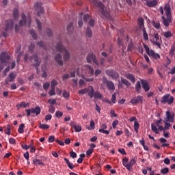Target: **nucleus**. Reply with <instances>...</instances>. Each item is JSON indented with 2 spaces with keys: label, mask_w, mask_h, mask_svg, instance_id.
I'll return each instance as SVG.
<instances>
[{
  "label": "nucleus",
  "mask_w": 175,
  "mask_h": 175,
  "mask_svg": "<svg viewBox=\"0 0 175 175\" xmlns=\"http://www.w3.org/2000/svg\"><path fill=\"white\" fill-rule=\"evenodd\" d=\"M25 111L27 113V117H29V116H31V114H36V116H39V114H40V107L37 106L35 108H30L28 109H25Z\"/></svg>",
  "instance_id": "5"
},
{
  "label": "nucleus",
  "mask_w": 175,
  "mask_h": 175,
  "mask_svg": "<svg viewBox=\"0 0 175 175\" xmlns=\"http://www.w3.org/2000/svg\"><path fill=\"white\" fill-rule=\"evenodd\" d=\"M163 35L164 38H165V39H170V38H172V36H173V34L172 33V31H170L163 32Z\"/></svg>",
  "instance_id": "33"
},
{
  "label": "nucleus",
  "mask_w": 175,
  "mask_h": 175,
  "mask_svg": "<svg viewBox=\"0 0 175 175\" xmlns=\"http://www.w3.org/2000/svg\"><path fill=\"white\" fill-rule=\"evenodd\" d=\"M153 38L155 39L156 41H152V43L157 46L159 49H161V42H159V40L160 42H162V38H161V36H159L157 33H154Z\"/></svg>",
  "instance_id": "12"
},
{
  "label": "nucleus",
  "mask_w": 175,
  "mask_h": 175,
  "mask_svg": "<svg viewBox=\"0 0 175 175\" xmlns=\"http://www.w3.org/2000/svg\"><path fill=\"white\" fill-rule=\"evenodd\" d=\"M33 165H35V166H44V163H43V162H42L39 159H33Z\"/></svg>",
  "instance_id": "32"
},
{
  "label": "nucleus",
  "mask_w": 175,
  "mask_h": 175,
  "mask_svg": "<svg viewBox=\"0 0 175 175\" xmlns=\"http://www.w3.org/2000/svg\"><path fill=\"white\" fill-rule=\"evenodd\" d=\"M137 24L139 27V29H143L144 27V19L143 18H138Z\"/></svg>",
  "instance_id": "27"
},
{
  "label": "nucleus",
  "mask_w": 175,
  "mask_h": 175,
  "mask_svg": "<svg viewBox=\"0 0 175 175\" xmlns=\"http://www.w3.org/2000/svg\"><path fill=\"white\" fill-rule=\"evenodd\" d=\"M16 73L10 72L7 79H8L10 83H13V81H14V79H16Z\"/></svg>",
  "instance_id": "26"
},
{
  "label": "nucleus",
  "mask_w": 175,
  "mask_h": 175,
  "mask_svg": "<svg viewBox=\"0 0 175 175\" xmlns=\"http://www.w3.org/2000/svg\"><path fill=\"white\" fill-rule=\"evenodd\" d=\"M29 33L31 36H32L33 39L36 40V39H38V36L36 35V33H35V30H30Z\"/></svg>",
  "instance_id": "46"
},
{
  "label": "nucleus",
  "mask_w": 175,
  "mask_h": 175,
  "mask_svg": "<svg viewBox=\"0 0 175 175\" xmlns=\"http://www.w3.org/2000/svg\"><path fill=\"white\" fill-rule=\"evenodd\" d=\"M94 99H102L103 96L102 94H100V92L96 91L94 92Z\"/></svg>",
  "instance_id": "37"
},
{
  "label": "nucleus",
  "mask_w": 175,
  "mask_h": 175,
  "mask_svg": "<svg viewBox=\"0 0 175 175\" xmlns=\"http://www.w3.org/2000/svg\"><path fill=\"white\" fill-rule=\"evenodd\" d=\"M58 85V82L53 79L51 81V88H55V85Z\"/></svg>",
  "instance_id": "49"
},
{
  "label": "nucleus",
  "mask_w": 175,
  "mask_h": 175,
  "mask_svg": "<svg viewBox=\"0 0 175 175\" xmlns=\"http://www.w3.org/2000/svg\"><path fill=\"white\" fill-rule=\"evenodd\" d=\"M92 3L94 6L99 8V13L103 18H109L110 14L105 9V4L102 1L98 0H92Z\"/></svg>",
  "instance_id": "1"
},
{
  "label": "nucleus",
  "mask_w": 175,
  "mask_h": 175,
  "mask_svg": "<svg viewBox=\"0 0 175 175\" xmlns=\"http://www.w3.org/2000/svg\"><path fill=\"white\" fill-rule=\"evenodd\" d=\"M5 133L6 135H10V133H12L10 125H7V129L5 130Z\"/></svg>",
  "instance_id": "53"
},
{
  "label": "nucleus",
  "mask_w": 175,
  "mask_h": 175,
  "mask_svg": "<svg viewBox=\"0 0 175 175\" xmlns=\"http://www.w3.org/2000/svg\"><path fill=\"white\" fill-rule=\"evenodd\" d=\"M139 126H140V125L139 124V122H137V121H135L134 129L136 133L139 132Z\"/></svg>",
  "instance_id": "51"
},
{
  "label": "nucleus",
  "mask_w": 175,
  "mask_h": 175,
  "mask_svg": "<svg viewBox=\"0 0 175 175\" xmlns=\"http://www.w3.org/2000/svg\"><path fill=\"white\" fill-rule=\"evenodd\" d=\"M13 28H14V21H13V19H8L5 21L4 30L6 31H12Z\"/></svg>",
  "instance_id": "10"
},
{
  "label": "nucleus",
  "mask_w": 175,
  "mask_h": 175,
  "mask_svg": "<svg viewBox=\"0 0 175 175\" xmlns=\"http://www.w3.org/2000/svg\"><path fill=\"white\" fill-rule=\"evenodd\" d=\"M19 24L21 26L23 25H27V27H31V16H25V14H22V20L20 21Z\"/></svg>",
  "instance_id": "7"
},
{
  "label": "nucleus",
  "mask_w": 175,
  "mask_h": 175,
  "mask_svg": "<svg viewBox=\"0 0 175 175\" xmlns=\"http://www.w3.org/2000/svg\"><path fill=\"white\" fill-rule=\"evenodd\" d=\"M86 61L88 62V64H92L94 62L95 65H99V62L98 61V59H96V56L94 53H90L86 57Z\"/></svg>",
  "instance_id": "9"
},
{
  "label": "nucleus",
  "mask_w": 175,
  "mask_h": 175,
  "mask_svg": "<svg viewBox=\"0 0 175 175\" xmlns=\"http://www.w3.org/2000/svg\"><path fill=\"white\" fill-rule=\"evenodd\" d=\"M39 128H40V129H49L50 126L48 124H42L41 122H40Z\"/></svg>",
  "instance_id": "47"
},
{
  "label": "nucleus",
  "mask_w": 175,
  "mask_h": 175,
  "mask_svg": "<svg viewBox=\"0 0 175 175\" xmlns=\"http://www.w3.org/2000/svg\"><path fill=\"white\" fill-rule=\"evenodd\" d=\"M88 91H90V89L86 88L79 90L78 93L79 94V95H85V94H87Z\"/></svg>",
  "instance_id": "39"
},
{
  "label": "nucleus",
  "mask_w": 175,
  "mask_h": 175,
  "mask_svg": "<svg viewBox=\"0 0 175 175\" xmlns=\"http://www.w3.org/2000/svg\"><path fill=\"white\" fill-rule=\"evenodd\" d=\"M149 55L152 57L154 59H159L161 58L159 53H156L155 51L152 50H150V53Z\"/></svg>",
  "instance_id": "25"
},
{
  "label": "nucleus",
  "mask_w": 175,
  "mask_h": 175,
  "mask_svg": "<svg viewBox=\"0 0 175 175\" xmlns=\"http://www.w3.org/2000/svg\"><path fill=\"white\" fill-rule=\"evenodd\" d=\"M30 61H33L34 64H33V66H36L38 68V66H40V64H41V61L39 60V57H38V55H33L31 57H30Z\"/></svg>",
  "instance_id": "14"
},
{
  "label": "nucleus",
  "mask_w": 175,
  "mask_h": 175,
  "mask_svg": "<svg viewBox=\"0 0 175 175\" xmlns=\"http://www.w3.org/2000/svg\"><path fill=\"white\" fill-rule=\"evenodd\" d=\"M64 116V113L59 111H57L55 112V117H57V118H61V117Z\"/></svg>",
  "instance_id": "58"
},
{
  "label": "nucleus",
  "mask_w": 175,
  "mask_h": 175,
  "mask_svg": "<svg viewBox=\"0 0 175 175\" xmlns=\"http://www.w3.org/2000/svg\"><path fill=\"white\" fill-rule=\"evenodd\" d=\"M36 23L38 25L39 32H42V23L39 19H36Z\"/></svg>",
  "instance_id": "48"
},
{
  "label": "nucleus",
  "mask_w": 175,
  "mask_h": 175,
  "mask_svg": "<svg viewBox=\"0 0 175 175\" xmlns=\"http://www.w3.org/2000/svg\"><path fill=\"white\" fill-rule=\"evenodd\" d=\"M67 31L69 32V33H73V23L72 22H70L67 25Z\"/></svg>",
  "instance_id": "35"
},
{
  "label": "nucleus",
  "mask_w": 175,
  "mask_h": 175,
  "mask_svg": "<svg viewBox=\"0 0 175 175\" xmlns=\"http://www.w3.org/2000/svg\"><path fill=\"white\" fill-rule=\"evenodd\" d=\"M36 10L37 11L38 17H40L41 14L44 13V10L42 8V3H36Z\"/></svg>",
  "instance_id": "17"
},
{
  "label": "nucleus",
  "mask_w": 175,
  "mask_h": 175,
  "mask_svg": "<svg viewBox=\"0 0 175 175\" xmlns=\"http://www.w3.org/2000/svg\"><path fill=\"white\" fill-rule=\"evenodd\" d=\"M9 143L10 144H16V139L13 137H10L9 139Z\"/></svg>",
  "instance_id": "64"
},
{
  "label": "nucleus",
  "mask_w": 175,
  "mask_h": 175,
  "mask_svg": "<svg viewBox=\"0 0 175 175\" xmlns=\"http://www.w3.org/2000/svg\"><path fill=\"white\" fill-rule=\"evenodd\" d=\"M103 84H105V85H107L108 90L109 91H114V90H116V87L114 86V83H113V81H108L107 78L103 77Z\"/></svg>",
  "instance_id": "8"
},
{
  "label": "nucleus",
  "mask_w": 175,
  "mask_h": 175,
  "mask_svg": "<svg viewBox=\"0 0 175 175\" xmlns=\"http://www.w3.org/2000/svg\"><path fill=\"white\" fill-rule=\"evenodd\" d=\"M161 19L164 27H169L170 23H172V16H167V18H165V16H163Z\"/></svg>",
  "instance_id": "18"
},
{
  "label": "nucleus",
  "mask_w": 175,
  "mask_h": 175,
  "mask_svg": "<svg viewBox=\"0 0 175 175\" xmlns=\"http://www.w3.org/2000/svg\"><path fill=\"white\" fill-rule=\"evenodd\" d=\"M90 91H88V96L90 98V99H92V98L95 95V90H94V87L90 86Z\"/></svg>",
  "instance_id": "30"
},
{
  "label": "nucleus",
  "mask_w": 175,
  "mask_h": 175,
  "mask_svg": "<svg viewBox=\"0 0 175 175\" xmlns=\"http://www.w3.org/2000/svg\"><path fill=\"white\" fill-rule=\"evenodd\" d=\"M50 87V83L46 82L43 83V88L45 91H47L49 90V88Z\"/></svg>",
  "instance_id": "57"
},
{
  "label": "nucleus",
  "mask_w": 175,
  "mask_h": 175,
  "mask_svg": "<svg viewBox=\"0 0 175 175\" xmlns=\"http://www.w3.org/2000/svg\"><path fill=\"white\" fill-rule=\"evenodd\" d=\"M63 98H69V93L66 90L63 91V94H62Z\"/></svg>",
  "instance_id": "63"
},
{
  "label": "nucleus",
  "mask_w": 175,
  "mask_h": 175,
  "mask_svg": "<svg viewBox=\"0 0 175 175\" xmlns=\"http://www.w3.org/2000/svg\"><path fill=\"white\" fill-rule=\"evenodd\" d=\"M121 83L126 85V88H129V87H131V82L124 78H121Z\"/></svg>",
  "instance_id": "31"
},
{
  "label": "nucleus",
  "mask_w": 175,
  "mask_h": 175,
  "mask_svg": "<svg viewBox=\"0 0 175 175\" xmlns=\"http://www.w3.org/2000/svg\"><path fill=\"white\" fill-rule=\"evenodd\" d=\"M70 126L74 128L75 132H81V125H76L75 122H71L70 123Z\"/></svg>",
  "instance_id": "22"
},
{
  "label": "nucleus",
  "mask_w": 175,
  "mask_h": 175,
  "mask_svg": "<svg viewBox=\"0 0 175 175\" xmlns=\"http://www.w3.org/2000/svg\"><path fill=\"white\" fill-rule=\"evenodd\" d=\"M164 10L165 12V16H167V17H172V9L170 8V5L165 4L164 7Z\"/></svg>",
  "instance_id": "21"
},
{
  "label": "nucleus",
  "mask_w": 175,
  "mask_h": 175,
  "mask_svg": "<svg viewBox=\"0 0 175 175\" xmlns=\"http://www.w3.org/2000/svg\"><path fill=\"white\" fill-rule=\"evenodd\" d=\"M173 102H174V97L173 96H170L169 94L164 95L161 100V103L163 104L168 103V105H172Z\"/></svg>",
  "instance_id": "6"
},
{
  "label": "nucleus",
  "mask_w": 175,
  "mask_h": 175,
  "mask_svg": "<svg viewBox=\"0 0 175 175\" xmlns=\"http://www.w3.org/2000/svg\"><path fill=\"white\" fill-rule=\"evenodd\" d=\"M56 49L59 53H63V59L64 61H69L70 59V52L68 51L66 47L62 44V42H59L56 46Z\"/></svg>",
  "instance_id": "2"
},
{
  "label": "nucleus",
  "mask_w": 175,
  "mask_h": 175,
  "mask_svg": "<svg viewBox=\"0 0 175 175\" xmlns=\"http://www.w3.org/2000/svg\"><path fill=\"white\" fill-rule=\"evenodd\" d=\"M158 5V0H152L149 1H146V5L148 6V8H154V6H157Z\"/></svg>",
  "instance_id": "23"
},
{
  "label": "nucleus",
  "mask_w": 175,
  "mask_h": 175,
  "mask_svg": "<svg viewBox=\"0 0 175 175\" xmlns=\"http://www.w3.org/2000/svg\"><path fill=\"white\" fill-rule=\"evenodd\" d=\"M161 174H167V173H169V168L165 167L161 169Z\"/></svg>",
  "instance_id": "56"
},
{
  "label": "nucleus",
  "mask_w": 175,
  "mask_h": 175,
  "mask_svg": "<svg viewBox=\"0 0 175 175\" xmlns=\"http://www.w3.org/2000/svg\"><path fill=\"white\" fill-rule=\"evenodd\" d=\"M100 73H102V70H99V69H96L94 72V76L95 77H98V76H99V75H100Z\"/></svg>",
  "instance_id": "62"
},
{
  "label": "nucleus",
  "mask_w": 175,
  "mask_h": 175,
  "mask_svg": "<svg viewBox=\"0 0 175 175\" xmlns=\"http://www.w3.org/2000/svg\"><path fill=\"white\" fill-rule=\"evenodd\" d=\"M86 36L88 38H92V30L89 27H87Z\"/></svg>",
  "instance_id": "40"
},
{
  "label": "nucleus",
  "mask_w": 175,
  "mask_h": 175,
  "mask_svg": "<svg viewBox=\"0 0 175 175\" xmlns=\"http://www.w3.org/2000/svg\"><path fill=\"white\" fill-rule=\"evenodd\" d=\"M163 122L165 124L164 131H167L169 129V128H170V126H172V124L170 123H168L167 122H166V120H163Z\"/></svg>",
  "instance_id": "45"
},
{
  "label": "nucleus",
  "mask_w": 175,
  "mask_h": 175,
  "mask_svg": "<svg viewBox=\"0 0 175 175\" xmlns=\"http://www.w3.org/2000/svg\"><path fill=\"white\" fill-rule=\"evenodd\" d=\"M126 79H128V80H130V81H131L132 83H135V77L133 76V75L132 74H127L126 75Z\"/></svg>",
  "instance_id": "38"
},
{
  "label": "nucleus",
  "mask_w": 175,
  "mask_h": 175,
  "mask_svg": "<svg viewBox=\"0 0 175 175\" xmlns=\"http://www.w3.org/2000/svg\"><path fill=\"white\" fill-rule=\"evenodd\" d=\"M131 103H132V105H137V103H143V96H135L133 98L131 99Z\"/></svg>",
  "instance_id": "16"
},
{
  "label": "nucleus",
  "mask_w": 175,
  "mask_h": 175,
  "mask_svg": "<svg viewBox=\"0 0 175 175\" xmlns=\"http://www.w3.org/2000/svg\"><path fill=\"white\" fill-rule=\"evenodd\" d=\"M144 47L145 49L146 53L150 55V54L151 53V51H150V48H148V46L144 44Z\"/></svg>",
  "instance_id": "61"
},
{
  "label": "nucleus",
  "mask_w": 175,
  "mask_h": 175,
  "mask_svg": "<svg viewBox=\"0 0 175 175\" xmlns=\"http://www.w3.org/2000/svg\"><path fill=\"white\" fill-rule=\"evenodd\" d=\"M29 106V103H25V102L22 101L20 104L16 105V107L18 110H20L21 107H27Z\"/></svg>",
  "instance_id": "28"
},
{
  "label": "nucleus",
  "mask_w": 175,
  "mask_h": 175,
  "mask_svg": "<svg viewBox=\"0 0 175 175\" xmlns=\"http://www.w3.org/2000/svg\"><path fill=\"white\" fill-rule=\"evenodd\" d=\"M151 129L152 132L156 133V135H158L159 133V129H158V128L157 127V126H155V124H151Z\"/></svg>",
  "instance_id": "36"
},
{
  "label": "nucleus",
  "mask_w": 175,
  "mask_h": 175,
  "mask_svg": "<svg viewBox=\"0 0 175 175\" xmlns=\"http://www.w3.org/2000/svg\"><path fill=\"white\" fill-rule=\"evenodd\" d=\"M55 60L59 66H64V61L62 60V55H61V53H57L55 56Z\"/></svg>",
  "instance_id": "19"
},
{
  "label": "nucleus",
  "mask_w": 175,
  "mask_h": 175,
  "mask_svg": "<svg viewBox=\"0 0 175 175\" xmlns=\"http://www.w3.org/2000/svg\"><path fill=\"white\" fill-rule=\"evenodd\" d=\"M64 160L65 161L66 165H68V167H69V169L73 170L75 169V165H73V163H70V161H69V159H68L67 158H64Z\"/></svg>",
  "instance_id": "29"
},
{
  "label": "nucleus",
  "mask_w": 175,
  "mask_h": 175,
  "mask_svg": "<svg viewBox=\"0 0 175 175\" xmlns=\"http://www.w3.org/2000/svg\"><path fill=\"white\" fill-rule=\"evenodd\" d=\"M141 84L145 92H148V91H150V83H148V81L141 79Z\"/></svg>",
  "instance_id": "15"
},
{
  "label": "nucleus",
  "mask_w": 175,
  "mask_h": 175,
  "mask_svg": "<svg viewBox=\"0 0 175 175\" xmlns=\"http://www.w3.org/2000/svg\"><path fill=\"white\" fill-rule=\"evenodd\" d=\"M174 53H175V44H174L172 47L170 51V55L173 57V55H174Z\"/></svg>",
  "instance_id": "50"
},
{
  "label": "nucleus",
  "mask_w": 175,
  "mask_h": 175,
  "mask_svg": "<svg viewBox=\"0 0 175 175\" xmlns=\"http://www.w3.org/2000/svg\"><path fill=\"white\" fill-rule=\"evenodd\" d=\"M51 90H49V94L50 96H54L55 95V88H51Z\"/></svg>",
  "instance_id": "55"
},
{
  "label": "nucleus",
  "mask_w": 175,
  "mask_h": 175,
  "mask_svg": "<svg viewBox=\"0 0 175 175\" xmlns=\"http://www.w3.org/2000/svg\"><path fill=\"white\" fill-rule=\"evenodd\" d=\"M85 68L90 76H94V68L91 65H86Z\"/></svg>",
  "instance_id": "24"
},
{
  "label": "nucleus",
  "mask_w": 175,
  "mask_h": 175,
  "mask_svg": "<svg viewBox=\"0 0 175 175\" xmlns=\"http://www.w3.org/2000/svg\"><path fill=\"white\" fill-rule=\"evenodd\" d=\"M19 15L18 10L17 8H15L13 11V18H18Z\"/></svg>",
  "instance_id": "44"
},
{
  "label": "nucleus",
  "mask_w": 175,
  "mask_h": 175,
  "mask_svg": "<svg viewBox=\"0 0 175 175\" xmlns=\"http://www.w3.org/2000/svg\"><path fill=\"white\" fill-rule=\"evenodd\" d=\"M112 103H116L117 100H116V93H113L111 95V99Z\"/></svg>",
  "instance_id": "60"
},
{
  "label": "nucleus",
  "mask_w": 175,
  "mask_h": 175,
  "mask_svg": "<svg viewBox=\"0 0 175 175\" xmlns=\"http://www.w3.org/2000/svg\"><path fill=\"white\" fill-rule=\"evenodd\" d=\"M0 62L4 66H8L10 62V55L8 52H2L0 54Z\"/></svg>",
  "instance_id": "4"
},
{
  "label": "nucleus",
  "mask_w": 175,
  "mask_h": 175,
  "mask_svg": "<svg viewBox=\"0 0 175 175\" xmlns=\"http://www.w3.org/2000/svg\"><path fill=\"white\" fill-rule=\"evenodd\" d=\"M152 24L156 29H159L161 28V23L159 22L152 21Z\"/></svg>",
  "instance_id": "41"
},
{
  "label": "nucleus",
  "mask_w": 175,
  "mask_h": 175,
  "mask_svg": "<svg viewBox=\"0 0 175 175\" xmlns=\"http://www.w3.org/2000/svg\"><path fill=\"white\" fill-rule=\"evenodd\" d=\"M33 50H35V43L32 42L29 46V51L33 53Z\"/></svg>",
  "instance_id": "52"
},
{
  "label": "nucleus",
  "mask_w": 175,
  "mask_h": 175,
  "mask_svg": "<svg viewBox=\"0 0 175 175\" xmlns=\"http://www.w3.org/2000/svg\"><path fill=\"white\" fill-rule=\"evenodd\" d=\"M55 111V107L53 106V105H51L49 106V113H51V114H54Z\"/></svg>",
  "instance_id": "59"
},
{
  "label": "nucleus",
  "mask_w": 175,
  "mask_h": 175,
  "mask_svg": "<svg viewBox=\"0 0 175 175\" xmlns=\"http://www.w3.org/2000/svg\"><path fill=\"white\" fill-rule=\"evenodd\" d=\"M136 161H137V157H132L129 163H128V158L124 157L122 159V165L127 169V170H129V172H131L132 170V167L133 165H135V163H136Z\"/></svg>",
  "instance_id": "3"
},
{
  "label": "nucleus",
  "mask_w": 175,
  "mask_h": 175,
  "mask_svg": "<svg viewBox=\"0 0 175 175\" xmlns=\"http://www.w3.org/2000/svg\"><path fill=\"white\" fill-rule=\"evenodd\" d=\"M24 126H25L24 123H22V124H20V126L18 129V132L19 133H24Z\"/></svg>",
  "instance_id": "43"
},
{
  "label": "nucleus",
  "mask_w": 175,
  "mask_h": 175,
  "mask_svg": "<svg viewBox=\"0 0 175 175\" xmlns=\"http://www.w3.org/2000/svg\"><path fill=\"white\" fill-rule=\"evenodd\" d=\"M166 118H164V121L166 122H174V113L167 110L165 111Z\"/></svg>",
  "instance_id": "11"
},
{
  "label": "nucleus",
  "mask_w": 175,
  "mask_h": 175,
  "mask_svg": "<svg viewBox=\"0 0 175 175\" xmlns=\"http://www.w3.org/2000/svg\"><path fill=\"white\" fill-rule=\"evenodd\" d=\"M142 31H143L144 39L145 40H148V34L147 33V31L146 30V28H143Z\"/></svg>",
  "instance_id": "42"
},
{
  "label": "nucleus",
  "mask_w": 175,
  "mask_h": 175,
  "mask_svg": "<svg viewBox=\"0 0 175 175\" xmlns=\"http://www.w3.org/2000/svg\"><path fill=\"white\" fill-rule=\"evenodd\" d=\"M135 90L137 94H140V90H142V81H137L135 84Z\"/></svg>",
  "instance_id": "34"
},
{
  "label": "nucleus",
  "mask_w": 175,
  "mask_h": 175,
  "mask_svg": "<svg viewBox=\"0 0 175 175\" xmlns=\"http://www.w3.org/2000/svg\"><path fill=\"white\" fill-rule=\"evenodd\" d=\"M117 43L120 47H121V46H124V40H122L120 37L118 38Z\"/></svg>",
  "instance_id": "54"
},
{
  "label": "nucleus",
  "mask_w": 175,
  "mask_h": 175,
  "mask_svg": "<svg viewBox=\"0 0 175 175\" xmlns=\"http://www.w3.org/2000/svg\"><path fill=\"white\" fill-rule=\"evenodd\" d=\"M106 75H107V76H109V77H111V79H118L119 77V75L118 72L113 70H107L105 71Z\"/></svg>",
  "instance_id": "13"
},
{
  "label": "nucleus",
  "mask_w": 175,
  "mask_h": 175,
  "mask_svg": "<svg viewBox=\"0 0 175 175\" xmlns=\"http://www.w3.org/2000/svg\"><path fill=\"white\" fill-rule=\"evenodd\" d=\"M100 129L98 130V132L101 133H105V135H109L110 133V131L105 130L107 129V126L106 124H100Z\"/></svg>",
  "instance_id": "20"
}]
</instances>
